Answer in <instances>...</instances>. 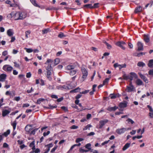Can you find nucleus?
Listing matches in <instances>:
<instances>
[{
  "label": "nucleus",
  "mask_w": 153,
  "mask_h": 153,
  "mask_svg": "<svg viewBox=\"0 0 153 153\" xmlns=\"http://www.w3.org/2000/svg\"><path fill=\"white\" fill-rule=\"evenodd\" d=\"M81 71L82 74V81H83L87 78L88 74V72L87 70L83 67L81 68Z\"/></svg>",
  "instance_id": "nucleus-1"
},
{
  "label": "nucleus",
  "mask_w": 153,
  "mask_h": 153,
  "mask_svg": "<svg viewBox=\"0 0 153 153\" xmlns=\"http://www.w3.org/2000/svg\"><path fill=\"white\" fill-rule=\"evenodd\" d=\"M135 89L134 86L133 85L131 82H130L128 86H126V91L128 92H130L134 91Z\"/></svg>",
  "instance_id": "nucleus-2"
},
{
  "label": "nucleus",
  "mask_w": 153,
  "mask_h": 153,
  "mask_svg": "<svg viewBox=\"0 0 153 153\" xmlns=\"http://www.w3.org/2000/svg\"><path fill=\"white\" fill-rule=\"evenodd\" d=\"M3 69L5 71L10 72L13 69V68L8 65H5L3 66Z\"/></svg>",
  "instance_id": "nucleus-3"
},
{
  "label": "nucleus",
  "mask_w": 153,
  "mask_h": 153,
  "mask_svg": "<svg viewBox=\"0 0 153 153\" xmlns=\"http://www.w3.org/2000/svg\"><path fill=\"white\" fill-rule=\"evenodd\" d=\"M108 121L107 119H104L100 120L99 121V128L101 129L105 125L108 123Z\"/></svg>",
  "instance_id": "nucleus-4"
},
{
  "label": "nucleus",
  "mask_w": 153,
  "mask_h": 153,
  "mask_svg": "<svg viewBox=\"0 0 153 153\" xmlns=\"http://www.w3.org/2000/svg\"><path fill=\"white\" fill-rule=\"evenodd\" d=\"M114 67L115 68L118 67L120 70L122 68H125L126 67V65L125 63L120 65L117 63H116L114 65Z\"/></svg>",
  "instance_id": "nucleus-5"
},
{
  "label": "nucleus",
  "mask_w": 153,
  "mask_h": 153,
  "mask_svg": "<svg viewBox=\"0 0 153 153\" xmlns=\"http://www.w3.org/2000/svg\"><path fill=\"white\" fill-rule=\"evenodd\" d=\"M127 131V128H118L116 130V132L119 134H122L124 133L126 131Z\"/></svg>",
  "instance_id": "nucleus-6"
},
{
  "label": "nucleus",
  "mask_w": 153,
  "mask_h": 153,
  "mask_svg": "<svg viewBox=\"0 0 153 153\" xmlns=\"http://www.w3.org/2000/svg\"><path fill=\"white\" fill-rule=\"evenodd\" d=\"M19 20H22L25 18L27 16V13L25 12H18Z\"/></svg>",
  "instance_id": "nucleus-7"
},
{
  "label": "nucleus",
  "mask_w": 153,
  "mask_h": 153,
  "mask_svg": "<svg viewBox=\"0 0 153 153\" xmlns=\"http://www.w3.org/2000/svg\"><path fill=\"white\" fill-rule=\"evenodd\" d=\"M130 75H129V79L131 81L133 80V78L135 79L137 78V76L135 73L134 72H131L130 73Z\"/></svg>",
  "instance_id": "nucleus-8"
},
{
  "label": "nucleus",
  "mask_w": 153,
  "mask_h": 153,
  "mask_svg": "<svg viewBox=\"0 0 153 153\" xmlns=\"http://www.w3.org/2000/svg\"><path fill=\"white\" fill-rule=\"evenodd\" d=\"M126 44L125 42L123 41L119 42L116 43V45L121 48L123 49H125V48L124 47V45Z\"/></svg>",
  "instance_id": "nucleus-9"
},
{
  "label": "nucleus",
  "mask_w": 153,
  "mask_h": 153,
  "mask_svg": "<svg viewBox=\"0 0 153 153\" xmlns=\"http://www.w3.org/2000/svg\"><path fill=\"white\" fill-rule=\"evenodd\" d=\"M51 71H47L46 72V76L48 79L51 81L52 79V78L51 77Z\"/></svg>",
  "instance_id": "nucleus-10"
},
{
  "label": "nucleus",
  "mask_w": 153,
  "mask_h": 153,
  "mask_svg": "<svg viewBox=\"0 0 153 153\" xmlns=\"http://www.w3.org/2000/svg\"><path fill=\"white\" fill-rule=\"evenodd\" d=\"M138 74L140 77L146 83H148L149 81L148 79L144 75H143L141 73H139Z\"/></svg>",
  "instance_id": "nucleus-11"
},
{
  "label": "nucleus",
  "mask_w": 153,
  "mask_h": 153,
  "mask_svg": "<svg viewBox=\"0 0 153 153\" xmlns=\"http://www.w3.org/2000/svg\"><path fill=\"white\" fill-rule=\"evenodd\" d=\"M147 107L149 109L150 112L149 113V116L150 118H153V110L151 106L149 105H147Z\"/></svg>",
  "instance_id": "nucleus-12"
},
{
  "label": "nucleus",
  "mask_w": 153,
  "mask_h": 153,
  "mask_svg": "<svg viewBox=\"0 0 153 153\" xmlns=\"http://www.w3.org/2000/svg\"><path fill=\"white\" fill-rule=\"evenodd\" d=\"M138 47L137 50L138 51H143V45L140 42H138L137 43Z\"/></svg>",
  "instance_id": "nucleus-13"
},
{
  "label": "nucleus",
  "mask_w": 153,
  "mask_h": 153,
  "mask_svg": "<svg viewBox=\"0 0 153 153\" xmlns=\"http://www.w3.org/2000/svg\"><path fill=\"white\" fill-rule=\"evenodd\" d=\"M11 111V109H9L8 110H4L2 111V116L4 117L8 114Z\"/></svg>",
  "instance_id": "nucleus-14"
},
{
  "label": "nucleus",
  "mask_w": 153,
  "mask_h": 153,
  "mask_svg": "<svg viewBox=\"0 0 153 153\" xmlns=\"http://www.w3.org/2000/svg\"><path fill=\"white\" fill-rule=\"evenodd\" d=\"M7 75L6 74H2L0 75V82H3L6 79Z\"/></svg>",
  "instance_id": "nucleus-15"
},
{
  "label": "nucleus",
  "mask_w": 153,
  "mask_h": 153,
  "mask_svg": "<svg viewBox=\"0 0 153 153\" xmlns=\"http://www.w3.org/2000/svg\"><path fill=\"white\" fill-rule=\"evenodd\" d=\"M142 8L141 6H139L135 8L134 10V12L135 13H137L138 12H140L142 11Z\"/></svg>",
  "instance_id": "nucleus-16"
},
{
  "label": "nucleus",
  "mask_w": 153,
  "mask_h": 153,
  "mask_svg": "<svg viewBox=\"0 0 153 153\" xmlns=\"http://www.w3.org/2000/svg\"><path fill=\"white\" fill-rule=\"evenodd\" d=\"M32 129V126L30 125H27L25 128V131L28 132H29Z\"/></svg>",
  "instance_id": "nucleus-17"
},
{
  "label": "nucleus",
  "mask_w": 153,
  "mask_h": 153,
  "mask_svg": "<svg viewBox=\"0 0 153 153\" xmlns=\"http://www.w3.org/2000/svg\"><path fill=\"white\" fill-rule=\"evenodd\" d=\"M144 40L146 43H148L150 40L149 37L148 35H144Z\"/></svg>",
  "instance_id": "nucleus-18"
},
{
  "label": "nucleus",
  "mask_w": 153,
  "mask_h": 153,
  "mask_svg": "<svg viewBox=\"0 0 153 153\" xmlns=\"http://www.w3.org/2000/svg\"><path fill=\"white\" fill-rule=\"evenodd\" d=\"M118 107L115 106L113 107H108L107 108V110L110 111H115L118 108Z\"/></svg>",
  "instance_id": "nucleus-19"
},
{
  "label": "nucleus",
  "mask_w": 153,
  "mask_h": 153,
  "mask_svg": "<svg viewBox=\"0 0 153 153\" xmlns=\"http://www.w3.org/2000/svg\"><path fill=\"white\" fill-rule=\"evenodd\" d=\"M136 83L137 85H143V83L142 81L140 79H138L136 81Z\"/></svg>",
  "instance_id": "nucleus-20"
},
{
  "label": "nucleus",
  "mask_w": 153,
  "mask_h": 153,
  "mask_svg": "<svg viewBox=\"0 0 153 153\" xmlns=\"http://www.w3.org/2000/svg\"><path fill=\"white\" fill-rule=\"evenodd\" d=\"M13 30L12 29H9L7 30V35L10 36H11L13 34Z\"/></svg>",
  "instance_id": "nucleus-21"
},
{
  "label": "nucleus",
  "mask_w": 153,
  "mask_h": 153,
  "mask_svg": "<svg viewBox=\"0 0 153 153\" xmlns=\"http://www.w3.org/2000/svg\"><path fill=\"white\" fill-rule=\"evenodd\" d=\"M75 66L73 65H69L66 67V69L68 70H71L74 69Z\"/></svg>",
  "instance_id": "nucleus-22"
},
{
  "label": "nucleus",
  "mask_w": 153,
  "mask_h": 153,
  "mask_svg": "<svg viewBox=\"0 0 153 153\" xmlns=\"http://www.w3.org/2000/svg\"><path fill=\"white\" fill-rule=\"evenodd\" d=\"M14 19L15 20H19V13L18 12L14 13Z\"/></svg>",
  "instance_id": "nucleus-23"
},
{
  "label": "nucleus",
  "mask_w": 153,
  "mask_h": 153,
  "mask_svg": "<svg viewBox=\"0 0 153 153\" xmlns=\"http://www.w3.org/2000/svg\"><path fill=\"white\" fill-rule=\"evenodd\" d=\"M130 144L129 143H126L123 148V150L125 151L129 148L130 146Z\"/></svg>",
  "instance_id": "nucleus-24"
},
{
  "label": "nucleus",
  "mask_w": 153,
  "mask_h": 153,
  "mask_svg": "<svg viewBox=\"0 0 153 153\" xmlns=\"http://www.w3.org/2000/svg\"><path fill=\"white\" fill-rule=\"evenodd\" d=\"M126 102H121L120 103L119 106L120 108H125L127 106Z\"/></svg>",
  "instance_id": "nucleus-25"
},
{
  "label": "nucleus",
  "mask_w": 153,
  "mask_h": 153,
  "mask_svg": "<svg viewBox=\"0 0 153 153\" xmlns=\"http://www.w3.org/2000/svg\"><path fill=\"white\" fill-rule=\"evenodd\" d=\"M119 95L118 94H111L110 95V97L111 99H115L117 97H119Z\"/></svg>",
  "instance_id": "nucleus-26"
},
{
  "label": "nucleus",
  "mask_w": 153,
  "mask_h": 153,
  "mask_svg": "<svg viewBox=\"0 0 153 153\" xmlns=\"http://www.w3.org/2000/svg\"><path fill=\"white\" fill-rule=\"evenodd\" d=\"M138 66L140 67H143L145 65V64L142 62H139L137 64Z\"/></svg>",
  "instance_id": "nucleus-27"
},
{
  "label": "nucleus",
  "mask_w": 153,
  "mask_h": 153,
  "mask_svg": "<svg viewBox=\"0 0 153 153\" xmlns=\"http://www.w3.org/2000/svg\"><path fill=\"white\" fill-rule=\"evenodd\" d=\"M148 66L151 68H153V59L149 61L148 64Z\"/></svg>",
  "instance_id": "nucleus-28"
},
{
  "label": "nucleus",
  "mask_w": 153,
  "mask_h": 153,
  "mask_svg": "<svg viewBox=\"0 0 153 153\" xmlns=\"http://www.w3.org/2000/svg\"><path fill=\"white\" fill-rule=\"evenodd\" d=\"M91 144L90 143H88L86 144L85 145V147L86 148L88 149V151H89V150H91Z\"/></svg>",
  "instance_id": "nucleus-29"
},
{
  "label": "nucleus",
  "mask_w": 153,
  "mask_h": 153,
  "mask_svg": "<svg viewBox=\"0 0 153 153\" xmlns=\"http://www.w3.org/2000/svg\"><path fill=\"white\" fill-rule=\"evenodd\" d=\"M32 3L35 6L39 7L40 6L37 4L35 0H30Z\"/></svg>",
  "instance_id": "nucleus-30"
},
{
  "label": "nucleus",
  "mask_w": 153,
  "mask_h": 153,
  "mask_svg": "<svg viewBox=\"0 0 153 153\" xmlns=\"http://www.w3.org/2000/svg\"><path fill=\"white\" fill-rule=\"evenodd\" d=\"M10 133V130L9 129L7 130L6 131L4 132L2 135L4 136L5 137H7L8 135H9Z\"/></svg>",
  "instance_id": "nucleus-31"
},
{
  "label": "nucleus",
  "mask_w": 153,
  "mask_h": 153,
  "mask_svg": "<svg viewBox=\"0 0 153 153\" xmlns=\"http://www.w3.org/2000/svg\"><path fill=\"white\" fill-rule=\"evenodd\" d=\"M77 71L76 70H72L70 72V74L71 75H73L75 74Z\"/></svg>",
  "instance_id": "nucleus-32"
},
{
  "label": "nucleus",
  "mask_w": 153,
  "mask_h": 153,
  "mask_svg": "<svg viewBox=\"0 0 153 153\" xmlns=\"http://www.w3.org/2000/svg\"><path fill=\"white\" fill-rule=\"evenodd\" d=\"M14 12H12L10 13L9 14L8 16V17L10 18H14Z\"/></svg>",
  "instance_id": "nucleus-33"
},
{
  "label": "nucleus",
  "mask_w": 153,
  "mask_h": 153,
  "mask_svg": "<svg viewBox=\"0 0 153 153\" xmlns=\"http://www.w3.org/2000/svg\"><path fill=\"white\" fill-rule=\"evenodd\" d=\"M91 127L92 126L91 125L88 124L85 127V128H83V130H86L88 129L89 130V128Z\"/></svg>",
  "instance_id": "nucleus-34"
},
{
  "label": "nucleus",
  "mask_w": 153,
  "mask_h": 153,
  "mask_svg": "<svg viewBox=\"0 0 153 153\" xmlns=\"http://www.w3.org/2000/svg\"><path fill=\"white\" fill-rule=\"evenodd\" d=\"M60 62V59L59 58H56L54 60V63L55 65L58 64Z\"/></svg>",
  "instance_id": "nucleus-35"
},
{
  "label": "nucleus",
  "mask_w": 153,
  "mask_h": 153,
  "mask_svg": "<svg viewBox=\"0 0 153 153\" xmlns=\"http://www.w3.org/2000/svg\"><path fill=\"white\" fill-rule=\"evenodd\" d=\"M25 49L26 50V52L28 53H30L33 52V50L31 48H25Z\"/></svg>",
  "instance_id": "nucleus-36"
},
{
  "label": "nucleus",
  "mask_w": 153,
  "mask_h": 153,
  "mask_svg": "<svg viewBox=\"0 0 153 153\" xmlns=\"http://www.w3.org/2000/svg\"><path fill=\"white\" fill-rule=\"evenodd\" d=\"M50 29L47 28L42 30V33L43 34L47 33L49 31Z\"/></svg>",
  "instance_id": "nucleus-37"
},
{
  "label": "nucleus",
  "mask_w": 153,
  "mask_h": 153,
  "mask_svg": "<svg viewBox=\"0 0 153 153\" xmlns=\"http://www.w3.org/2000/svg\"><path fill=\"white\" fill-rule=\"evenodd\" d=\"M126 121L128 122V123L133 124L134 123V121H133L132 119L130 118L126 120Z\"/></svg>",
  "instance_id": "nucleus-38"
},
{
  "label": "nucleus",
  "mask_w": 153,
  "mask_h": 153,
  "mask_svg": "<svg viewBox=\"0 0 153 153\" xmlns=\"http://www.w3.org/2000/svg\"><path fill=\"white\" fill-rule=\"evenodd\" d=\"M65 36H66L62 32H60L58 36V37L60 38H62V37Z\"/></svg>",
  "instance_id": "nucleus-39"
},
{
  "label": "nucleus",
  "mask_w": 153,
  "mask_h": 153,
  "mask_svg": "<svg viewBox=\"0 0 153 153\" xmlns=\"http://www.w3.org/2000/svg\"><path fill=\"white\" fill-rule=\"evenodd\" d=\"M104 43L105 44V45L107 46V48L108 49H110L111 48V46L110 44H108V43H107L105 41L104 42Z\"/></svg>",
  "instance_id": "nucleus-40"
},
{
  "label": "nucleus",
  "mask_w": 153,
  "mask_h": 153,
  "mask_svg": "<svg viewBox=\"0 0 153 153\" xmlns=\"http://www.w3.org/2000/svg\"><path fill=\"white\" fill-rule=\"evenodd\" d=\"M84 7L90 8H92L93 7L91 4H85L84 5Z\"/></svg>",
  "instance_id": "nucleus-41"
},
{
  "label": "nucleus",
  "mask_w": 153,
  "mask_h": 153,
  "mask_svg": "<svg viewBox=\"0 0 153 153\" xmlns=\"http://www.w3.org/2000/svg\"><path fill=\"white\" fill-rule=\"evenodd\" d=\"M12 125L13 126V129L15 130L16 129V121H14L13 122L12 124Z\"/></svg>",
  "instance_id": "nucleus-42"
},
{
  "label": "nucleus",
  "mask_w": 153,
  "mask_h": 153,
  "mask_svg": "<svg viewBox=\"0 0 153 153\" xmlns=\"http://www.w3.org/2000/svg\"><path fill=\"white\" fill-rule=\"evenodd\" d=\"M123 78L124 79L127 80L129 79V75L127 76L125 74H124L123 76Z\"/></svg>",
  "instance_id": "nucleus-43"
},
{
  "label": "nucleus",
  "mask_w": 153,
  "mask_h": 153,
  "mask_svg": "<svg viewBox=\"0 0 153 153\" xmlns=\"http://www.w3.org/2000/svg\"><path fill=\"white\" fill-rule=\"evenodd\" d=\"M80 89L79 88L74 89V90H71L70 91L71 92H77L80 90Z\"/></svg>",
  "instance_id": "nucleus-44"
},
{
  "label": "nucleus",
  "mask_w": 153,
  "mask_h": 153,
  "mask_svg": "<svg viewBox=\"0 0 153 153\" xmlns=\"http://www.w3.org/2000/svg\"><path fill=\"white\" fill-rule=\"evenodd\" d=\"M44 99L39 98L38 99L36 102V103L39 104L41 103V102L44 100Z\"/></svg>",
  "instance_id": "nucleus-45"
},
{
  "label": "nucleus",
  "mask_w": 153,
  "mask_h": 153,
  "mask_svg": "<svg viewBox=\"0 0 153 153\" xmlns=\"http://www.w3.org/2000/svg\"><path fill=\"white\" fill-rule=\"evenodd\" d=\"M30 30H27L25 32V37L27 38L28 37V35L30 34Z\"/></svg>",
  "instance_id": "nucleus-46"
},
{
  "label": "nucleus",
  "mask_w": 153,
  "mask_h": 153,
  "mask_svg": "<svg viewBox=\"0 0 153 153\" xmlns=\"http://www.w3.org/2000/svg\"><path fill=\"white\" fill-rule=\"evenodd\" d=\"M78 128L77 126H76L75 125H73L71 126L70 128L71 129H77Z\"/></svg>",
  "instance_id": "nucleus-47"
},
{
  "label": "nucleus",
  "mask_w": 153,
  "mask_h": 153,
  "mask_svg": "<svg viewBox=\"0 0 153 153\" xmlns=\"http://www.w3.org/2000/svg\"><path fill=\"white\" fill-rule=\"evenodd\" d=\"M53 60L51 59H48L46 62L45 63V64H47L48 63H52L53 62Z\"/></svg>",
  "instance_id": "nucleus-48"
},
{
  "label": "nucleus",
  "mask_w": 153,
  "mask_h": 153,
  "mask_svg": "<svg viewBox=\"0 0 153 153\" xmlns=\"http://www.w3.org/2000/svg\"><path fill=\"white\" fill-rule=\"evenodd\" d=\"M51 65H48L46 68L47 71H51Z\"/></svg>",
  "instance_id": "nucleus-49"
},
{
  "label": "nucleus",
  "mask_w": 153,
  "mask_h": 153,
  "mask_svg": "<svg viewBox=\"0 0 153 153\" xmlns=\"http://www.w3.org/2000/svg\"><path fill=\"white\" fill-rule=\"evenodd\" d=\"M83 140L84 139L82 138H78L76 140V143H78L83 141Z\"/></svg>",
  "instance_id": "nucleus-50"
},
{
  "label": "nucleus",
  "mask_w": 153,
  "mask_h": 153,
  "mask_svg": "<svg viewBox=\"0 0 153 153\" xmlns=\"http://www.w3.org/2000/svg\"><path fill=\"white\" fill-rule=\"evenodd\" d=\"M50 132L49 131H48L47 132H44L43 134V136L44 137H45L48 135L50 134Z\"/></svg>",
  "instance_id": "nucleus-51"
},
{
  "label": "nucleus",
  "mask_w": 153,
  "mask_h": 153,
  "mask_svg": "<svg viewBox=\"0 0 153 153\" xmlns=\"http://www.w3.org/2000/svg\"><path fill=\"white\" fill-rule=\"evenodd\" d=\"M109 79L108 78H106L103 82V85H104L106 83H107L109 81Z\"/></svg>",
  "instance_id": "nucleus-52"
},
{
  "label": "nucleus",
  "mask_w": 153,
  "mask_h": 153,
  "mask_svg": "<svg viewBox=\"0 0 153 153\" xmlns=\"http://www.w3.org/2000/svg\"><path fill=\"white\" fill-rule=\"evenodd\" d=\"M79 151L80 152H87L88 151V150H85L82 149V148H80L79 149Z\"/></svg>",
  "instance_id": "nucleus-53"
},
{
  "label": "nucleus",
  "mask_w": 153,
  "mask_h": 153,
  "mask_svg": "<svg viewBox=\"0 0 153 153\" xmlns=\"http://www.w3.org/2000/svg\"><path fill=\"white\" fill-rule=\"evenodd\" d=\"M76 146V144H74L70 148V149L69 150V151L67 153H69L71 151H72L73 149L75 146Z\"/></svg>",
  "instance_id": "nucleus-54"
},
{
  "label": "nucleus",
  "mask_w": 153,
  "mask_h": 153,
  "mask_svg": "<svg viewBox=\"0 0 153 153\" xmlns=\"http://www.w3.org/2000/svg\"><path fill=\"white\" fill-rule=\"evenodd\" d=\"M57 146H55L51 150V153H53V152L55 151V150L56 149Z\"/></svg>",
  "instance_id": "nucleus-55"
},
{
  "label": "nucleus",
  "mask_w": 153,
  "mask_h": 153,
  "mask_svg": "<svg viewBox=\"0 0 153 153\" xmlns=\"http://www.w3.org/2000/svg\"><path fill=\"white\" fill-rule=\"evenodd\" d=\"M35 146V142L34 141H32L31 143L29 145V146L30 147H32Z\"/></svg>",
  "instance_id": "nucleus-56"
},
{
  "label": "nucleus",
  "mask_w": 153,
  "mask_h": 153,
  "mask_svg": "<svg viewBox=\"0 0 153 153\" xmlns=\"http://www.w3.org/2000/svg\"><path fill=\"white\" fill-rule=\"evenodd\" d=\"M149 75L153 76V69L150 70L149 71Z\"/></svg>",
  "instance_id": "nucleus-57"
},
{
  "label": "nucleus",
  "mask_w": 153,
  "mask_h": 153,
  "mask_svg": "<svg viewBox=\"0 0 153 153\" xmlns=\"http://www.w3.org/2000/svg\"><path fill=\"white\" fill-rule=\"evenodd\" d=\"M54 85H49L48 87V88L50 90H53L54 89Z\"/></svg>",
  "instance_id": "nucleus-58"
},
{
  "label": "nucleus",
  "mask_w": 153,
  "mask_h": 153,
  "mask_svg": "<svg viewBox=\"0 0 153 153\" xmlns=\"http://www.w3.org/2000/svg\"><path fill=\"white\" fill-rule=\"evenodd\" d=\"M56 88L58 89L62 90V85H59L57 86H56Z\"/></svg>",
  "instance_id": "nucleus-59"
},
{
  "label": "nucleus",
  "mask_w": 153,
  "mask_h": 153,
  "mask_svg": "<svg viewBox=\"0 0 153 153\" xmlns=\"http://www.w3.org/2000/svg\"><path fill=\"white\" fill-rule=\"evenodd\" d=\"M33 88L32 87H31L30 90H28L27 91V93H31L33 91Z\"/></svg>",
  "instance_id": "nucleus-60"
},
{
  "label": "nucleus",
  "mask_w": 153,
  "mask_h": 153,
  "mask_svg": "<svg viewBox=\"0 0 153 153\" xmlns=\"http://www.w3.org/2000/svg\"><path fill=\"white\" fill-rule=\"evenodd\" d=\"M68 88H69L66 85L62 86V90L64 89H68Z\"/></svg>",
  "instance_id": "nucleus-61"
},
{
  "label": "nucleus",
  "mask_w": 153,
  "mask_h": 153,
  "mask_svg": "<svg viewBox=\"0 0 153 153\" xmlns=\"http://www.w3.org/2000/svg\"><path fill=\"white\" fill-rule=\"evenodd\" d=\"M40 152V150L39 149H36L34 151H33L32 152H34L35 153H38Z\"/></svg>",
  "instance_id": "nucleus-62"
},
{
  "label": "nucleus",
  "mask_w": 153,
  "mask_h": 153,
  "mask_svg": "<svg viewBox=\"0 0 153 153\" xmlns=\"http://www.w3.org/2000/svg\"><path fill=\"white\" fill-rule=\"evenodd\" d=\"M31 75L30 72H28L26 76L27 78H30L31 76Z\"/></svg>",
  "instance_id": "nucleus-63"
},
{
  "label": "nucleus",
  "mask_w": 153,
  "mask_h": 153,
  "mask_svg": "<svg viewBox=\"0 0 153 153\" xmlns=\"http://www.w3.org/2000/svg\"><path fill=\"white\" fill-rule=\"evenodd\" d=\"M30 106V105L28 103H25L23 104V107H27Z\"/></svg>",
  "instance_id": "nucleus-64"
}]
</instances>
